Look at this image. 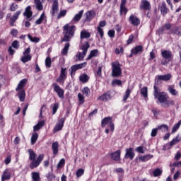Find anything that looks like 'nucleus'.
<instances>
[{
	"label": "nucleus",
	"mask_w": 181,
	"mask_h": 181,
	"mask_svg": "<svg viewBox=\"0 0 181 181\" xmlns=\"http://www.w3.org/2000/svg\"><path fill=\"white\" fill-rule=\"evenodd\" d=\"M153 90L154 98L157 99L159 103L162 104V107L164 108H169L170 105H175V100H168L169 95H168V93L165 92H160V88H159L158 86L154 85Z\"/></svg>",
	"instance_id": "f257e3e1"
},
{
	"label": "nucleus",
	"mask_w": 181,
	"mask_h": 181,
	"mask_svg": "<svg viewBox=\"0 0 181 181\" xmlns=\"http://www.w3.org/2000/svg\"><path fill=\"white\" fill-rule=\"evenodd\" d=\"M28 152L29 153L28 159L30 160V169L39 168L40 165L43 162V159H45V154H40L37 156V154L32 148L28 149Z\"/></svg>",
	"instance_id": "f03ea898"
},
{
	"label": "nucleus",
	"mask_w": 181,
	"mask_h": 181,
	"mask_svg": "<svg viewBox=\"0 0 181 181\" xmlns=\"http://www.w3.org/2000/svg\"><path fill=\"white\" fill-rule=\"evenodd\" d=\"M112 66V77H120L122 74V69H121V64L116 61L111 63Z\"/></svg>",
	"instance_id": "7ed1b4c3"
},
{
	"label": "nucleus",
	"mask_w": 181,
	"mask_h": 181,
	"mask_svg": "<svg viewBox=\"0 0 181 181\" xmlns=\"http://www.w3.org/2000/svg\"><path fill=\"white\" fill-rule=\"evenodd\" d=\"M161 56L163 59H165L164 61L161 62L162 66H166V64H169L170 60H173V54L170 50L165 49L161 51Z\"/></svg>",
	"instance_id": "20e7f679"
},
{
	"label": "nucleus",
	"mask_w": 181,
	"mask_h": 181,
	"mask_svg": "<svg viewBox=\"0 0 181 181\" xmlns=\"http://www.w3.org/2000/svg\"><path fill=\"white\" fill-rule=\"evenodd\" d=\"M109 124V125H108ZM108 125L109 128H110V132L112 133L115 129V124L112 122V117H107L102 119L101 121V127L102 128H105Z\"/></svg>",
	"instance_id": "39448f33"
},
{
	"label": "nucleus",
	"mask_w": 181,
	"mask_h": 181,
	"mask_svg": "<svg viewBox=\"0 0 181 181\" xmlns=\"http://www.w3.org/2000/svg\"><path fill=\"white\" fill-rule=\"evenodd\" d=\"M170 78H172V74H167L165 75H158L156 76L154 86H159V84H162V81H169Z\"/></svg>",
	"instance_id": "423d86ee"
},
{
	"label": "nucleus",
	"mask_w": 181,
	"mask_h": 181,
	"mask_svg": "<svg viewBox=\"0 0 181 181\" xmlns=\"http://www.w3.org/2000/svg\"><path fill=\"white\" fill-rule=\"evenodd\" d=\"M63 33L69 35V36L74 37V33H76V25H70V24H66L63 27Z\"/></svg>",
	"instance_id": "0eeeda50"
},
{
	"label": "nucleus",
	"mask_w": 181,
	"mask_h": 181,
	"mask_svg": "<svg viewBox=\"0 0 181 181\" xmlns=\"http://www.w3.org/2000/svg\"><path fill=\"white\" fill-rule=\"evenodd\" d=\"M67 79V69L66 68H61V72L59 76L56 80L57 83L59 84H64V81Z\"/></svg>",
	"instance_id": "6e6552de"
},
{
	"label": "nucleus",
	"mask_w": 181,
	"mask_h": 181,
	"mask_svg": "<svg viewBox=\"0 0 181 181\" xmlns=\"http://www.w3.org/2000/svg\"><path fill=\"white\" fill-rule=\"evenodd\" d=\"M54 91L57 93L58 97L62 100L64 98V89L62 88L57 83H52Z\"/></svg>",
	"instance_id": "1a4fd4ad"
},
{
	"label": "nucleus",
	"mask_w": 181,
	"mask_h": 181,
	"mask_svg": "<svg viewBox=\"0 0 181 181\" xmlns=\"http://www.w3.org/2000/svg\"><path fill=\"white\" fill-rule=\"evenodd\" d=\"M110 156L112 160H115V162H117V163H121V150L120 149L111 153Z\"/></svg>",
	"instance_id": "9d476101"
},
{
	"label": "nucleus",
	"mask_w": 181,
	"mask_h": 181,
	"mask_svg": "<svg viewBox=\"0 0 181 181\" xmlns=\"http://www.w3.org/2000/svg\"><path fill=\"white\" fill-rule=\"evenodd\" d=\"M65 122L66 117H62L58 121V123H57V124L54 127V134H56V132H59V131H62L63 129Z\"/></svg>",
	"instance_id": "9b49d317"
},
{
	"label": "nucleus",
	"mask_w": 181,
	"mask_h": 181,
	"mask_svg": "<svg viewBox=\"0 0 181 181\" xmlns=\"http://www.w3.org/2000/svg\"><path fill=\"white\" fill-rule=\"evenodd\" d=\"M22 13V11H17L11 18L9 20V25L11 27L16 26L15 23L18 19H19V16Z\"/></svg>",
	"instance_id": "f8f14e48"
},
{
	"label": "nucleus",
	"mask_w": 181,
	"mask_h": 181,
	"mask_svg": "<svg viewBox=\"0 0 181 181\" xmlns=\"http://www.w3.org/2000/svg\"><path fill=\"white\" fill-rule=\"evenodd\" d=\"M129 22L133 26H139L141 25V19L134 14H131L129 18Z\"/></svg>",
	"instance_id": "ddd939ff"
},
{
	"label": "nucleus",
	"mask_w": 181,
	"mask_h": 181,
	"mask_svg": "<svg viewBox=\"0 0 181 181\" xmlns=\"http://www.w3.org/2000/svg\"><path fill=\"white\" fill-rule=\"evenodd\" d=\"M111 98H112L111 96V90H107L98 98V101H104L105 103H107V101L111 100Z\"/></svg>",
	"instance_id": "4468645a"
},
{
	"label": "nucleus",
	"mask_w": 181,
	"mask_h": 181,
	"mask_svg": "<svg viewBox=\"0 0 181 181\" xmlns=\"http://www.w3.org/2000/svg\"><path fill=\"white\" fill-rule=\"evenodd\" d=\"M134 158H135V152L134 151V148L132 147L126 148L124 159H130V160H132Z\"/></svg>",
	"instance_id": "2eb2a0df"
},
{
	"label": "nucleus",
	"mask_w": 181,
	"mask_h": 181,
	"mask_svg": "<svg viewBox=\"0 0 181 181\" xmlns=\"http://www.w3.org/2000/svg\"><path fill=\"white\" fill-rule=\"evenodd\" d=\"M33 15V12L32 11V6H27L25 12L23 13V16L26 17V21H32L31 18Z\"/></svg>",
	"instance_id": "dca6fc26"
},
{
	"label": "nucleus",
	"mask_w": 181,
	"mask_h": 181,
	"mask_svg": "<svg viewBox=\"0 0 181 181\" xmlns=\"http://www.w3.org/2000/svg\"><path fill=\"white\" fill-rule=\"evenodd\" d=\"M170 29H172V24L168 23L158 28V35H163V33H165V30H170Z\"/></svg>",
	"instance_id": "f3484780"
},
{
	"label": "nucleus",
	"mask_w": 181,
	"mask_h": 181,
	"mask_svg": "<svg viewBox=\"0 0 181 181\" xmlns=\"http://www.w3.org/2000/svg\"><path fill=\"white\" fill-rule=\"evenodd\" d=\"M84 22H91L93 18L95 16V11H88L85 13Z\"/></svg>",
	"instance_id": "a211bd4d"
},
{
	"label": "nucleus",
	"mask_w": 181,
	"mask_h": 181,
	"mask_svg": "<svg viewBox=\"0 0 181 181\" xmlns=\"http://www.w3.org/2000/svg\"><path fill=\"white\" fill-rule=\"evenodd\" d=\"M139 6L142 11H150L151 9V3L148 0H143Z\"/></svg>",
	"instance_id": "6ab92c4d"
},
{
	"label": "nucleus",
	"mask_w": 181,
	"mask_h": 181,
	"mask_svg": "<svg viewBox=\"0 0 181 181\" xmlns=\"http://www.w3.org/2000/svg\"><path fill=\"white\" fill-rule=\"evenodd\" d=\"M59 11V0H54L52 6L51 15L54 16Z\"/></svg>",
	"instance_id": "aec40b11"
},
{
	"label": "nucleus",
	"mask_w": 181,
	"mask_h": 181,
	"mask_svg": "<svg viewBox=\"0 0 181 181\" xmlns=\"http://www.w3.org/2000/svg\"><path fill=\"white\" fill-rule=\"evenodd\" d=\"M160 11L162 16L165 17L169 12V8L166 6V2L163 1L161 5L160 6Z\"/></svg>",
	"instance_id": "412c9836"
},
{
	"label": "nucleus",
	"mask_w": 181,
	"mask_h": 181,
	"mask_svg": "<svg viewBox=\"0 0 181 181\" xmlns=\"http://www.w3.org/2000/svg\"><path fill=\"white\" fill-rule=\"evenodd\" d=\"M11 177H12V175L9 172V169L6 168L1 175V181L11 180Z\"/></svg>",
	"instance_id": "4be33fe9"
},
{
	"label": "nucleus",
	"mask_w": 181,
	"mask_h": 181,
	"mask_svg": "<svg viewBox=\"0 0 181 181\" xmlns=\"http://www.w3.org/2000/svg\"><path fill=\"white\" fill-rule=\"evenodd\" d=\"M28 83V79L23 78L22 79L19 83L18 84V86L16 88V91H21L25 88V86H26V83Z\"/></svg>",
	"instance_id": "5701e85b"
},
{
	"label": "nucleus",
	"mask_w": 181,
	"mask_h": 181,
	"mask_svg": "<svg viewBox=\"0 0 181 181\" xmlns=\"http://www.w3.org/2000/svg\"><path fill=\"white\" fill-rule=\"evenodd\" d=\"M132 54L136 56V54H139V53H142L144 52V47L142 45H137L135 47L131 49Z\"/></svg>",
	"instance_id": "b1692460"
},
{
	"label": "nucleus",
	"mask_w": 181,
	"mask_h": 181,
	"mask_svg": "<svg viewBox=\"0 0 181 181\" xmlns=\"http://www.w3.org/2000/svg\"><path fill=\"white\" fill-rule=\"evenodd\" d=\"M86 64H87V63L83 62L82 64H78L71 66V74H73V73H76V71H77V70H80V69H83V67H84V66H86Z\"/></svg>",
	"instance_id": "393cba45"
},
{
	"label": "nucleus",
	"mask_w": 181,
	"mask_h": 181,
	"mask_svg": "<svg viewBox=\"0 0 181 181\" xmlns=\"http://www.w3.org/2000/svg\"><path fill=\"white\" fill-rule=\"evenodd\" d=\"M170 35H177L178 36H181V26H175L172 28L169 33Z\"/></svg>",
	"instance_id": "a878e982"
},
{
	"label": "nucleus",
	"mask_w": 181,
	"mask_h": 181,
	"mask_svg": "<svg viewBox=\"0 0 181 181\" xmlns=\"http://www.w3.org/2000/svg\"><path fill=\"white\" fill-rule=\"evenodd\" d=\"M17 95L19 98V100L21 103H23V101H25V99L26 98V92L25 91V90H18Z\"/></svg>",
	"instance_id": "bb28decb"
},
{
	"label": "nucleus",
	"mask_w": 181,
	"mask_h": 181,
	"mask_svg": "<svg viewBox=\"0 0 181 181\" xmlns=\"http://www.w3.org/2000/svg\"><path fill=\"white\" fill-rule=\"evenodd\" d=\"M84 13V10H81L73 18V22H80L81 18H83V14Z\"/></svg>",
	"instance_id": "cd10ccee"
},
{
	"label": "nucleus",
	"mask_w": 181,
	"mask_h": 181,
	"mask_svg": "<svg viewBox=\"0 0 181 181\" xmlns=\"http://www.w3.org/2000/svg\"><path fill=\"white\" fill-rule=\"evenodd\" d=\"M45 122H46L45 120H42V121L38 122L37 124H36L33 127L34 132H36V131H39V129H40L42 127H45Z\"/></svg>",
	"instance_id": "c85d7f7f"
},
{
	"label": "nucleus",
	"mask_w": 181,
	"mask_h": 181,
	"mask_svg": "<svg viewBox=\"0 0 181 181\" xmlns=\"http://www.w3.org/2000/svg\"><path fill=\"white\" fill-rule=\"evenodd\" d=\"M52 149L53 155H57V153H59V142H53L52 144Z\"/></svg>",
	"instance_id": "c756f323"
},
{
	"label": "nucleus",
	"mask_w": 181,
	"mask_h": 181,
	"mask_svg": "<svg viewBox=\"0 0 181 181\" xmlns=\"http://www.w3.org/2000/svg\"><path fill=\"white\" fill-rule=\"evenodd\" d=\"M153 158V155L152 154H147L145 156H139V159L141 160V162H148V160H151Z\"/></svg>",
	"instance_id": "7c9ffc66"
},
{
	"label": "nucleus",
	"mask_w": 181,
	"mask_h": 181,
	"mask_svg": "<svg viewBox=\"0 0 181 181\" xmlns=\"http://www.w3.org/2000/svg\"><path fill=\"white\" fill-rule=\"evenodd\" d=\"M97 56H98V49H93L90 51V54L86 58V60H91L92 57H97Z\"/></svg>",
	"instance_id": "2f4dec72"
},
{
	"label": "nucleus",
	"mask_w": 181,
	"mask_h": 181,
	"mask_svg": "<svg viewBox=\"0 0 181 181\" xmlns=\"http://www.w3.org/2000/svg\"><path fill=\"white\" fill-rule=\"evenodd\" d=\"M181 141V137L179 135H177L173 140L170 142V146H175L176 144H179Z\"/></svg>",
	"instance_id": "473e14b6"
},
{
	"label": "nucleus",
	"mask_w": 181,
	"mask_h": 181,
	"mask_svg": "<svg viewBox=\"0 0 181 181\" xmlns=\"http://www.w3.org/2000/svg\"><path fill=\"white\" fill-rule=\"evenodd\" d=\"M81 49L83 50V54L84 55L87 54V52H88V49H90V43H88V42H85Z\"/></svg>",
	"instance_id": "72a5a7b5"
},
{
	"label": "nucleus",
	"mask_w": 181,
	"mask_h": 181,
	"mask_svg": "<svg viewBox=\"0 0 181 181\" xmlns=\"http://www.w3.org/2000/svg\"><path fill=\"white\" fill-rule=\"evenodd\" d=\"M79 80L81 81V83H88V81L90 80V77L88 76V75H87V74H83L80 76Z\"/></svg>",
	"instance_id": "f704fd0d"
},
{
	"label": "nucleus",
	"mask_w": 181,
	"mask_h": 181,
	"mask_svg": "<svg viewBox=\"0 0 181 181\" xmlns=\"http://www.w3.org/2000/svg\"><path fill=\"white\" fill-rule=\"evenodd\" d=\"M69 49H70V42H66L62 51L64 56H66L69 53Z\"/></svg>",
	"instance_id": "c9c22d12"
},
{
	"label": "nucleus",
	"mask_w": 181,
	"mask_h": 181,
	"mask_svg": "<svg viewBox=\"0 0 181 181\" xmlns=\"http://www.w3.org/2000/svg\"><path fill=\"white\" fill-rule=\"evenodd\" d=\"M129 95H131V89L127 88L125 91L124 95H123V103H127V100L129 98Z\"/></svg>",
	"instance_id": "e433bc0d"
},
{
	"label": "nucleus",
	"mask_w": 181,
	"mask_h": 181,
	"mask_svg": "<svg viewBox=\"0 0 181 181\" xmlns=\"http://www.w3.org/2000/svg\"><path fill=\"white\" fill-rule=\"evenodd\" d=\"M45 18H46V16L45 14V12H43L40 15V18L36 20L35 25H42V22H43V21H45Z\"/></svg>",
	"instance_id": "4c0bfd02"
},
{
	"label": "nucleus",
	"mask_w": 181,
	"mask_h": 181,
	"mask_svg": "<svg viewBox=\"0 0 181 181\" xmlns=\"http://www.w3.org/2000/svg\"><path fill=\"white\" fill-rule=\"evenodd\" d=\"M127 13H128V9L127 6H120V10H119L120 16H122V15H124V16H127Z\"/></svg>",
	"instance_id": "58836bf2"
},
{
	"label": "nucleus",
	"mask_w": 181,
	"mask_h": 181,
	"mask_svg": "<svg viewBox=\"0 0 181 181\" xmlns=\"http://www.w3.org/2000/svg\"><path fill=\"white\" fill-rule=\"evenodd\" d=\"M37 138H39V134L36 132L33 133L31 136V145H35L36 144Z\"/></svg>",
	"instance_id": "ea45409f"
},
{
	"label": "nucleus",
	"mask_w": 181,
	"mask_h": 181,
	"mask_svg": "<svg viewBox=\"0 0 181 181\" xmlns=\"http://www.w3.org/2000/svg\"><path fill=\"white\" fill-rule=\"evenodd\" d=\"M163 173V171H162L161 169L156 168L154 170V171L153 172V175L154 177H158L159 176H162Z\"/></svg>",
	"instance_id": "a19ab883"
},
{
	"label": "nucleus",
	"mask_w": 181,
	"mask_h": 181,
	"mask_svg": "<svg viewBox=\"0 0 181 181\" xmlns=\"http://www.w3.org/2000/svg\"><path fill=\"white\" fill-rule=\"evenodd\" d=\"M28 37L30 42H33V43H39L40 42V38L37 37H33L30 35V34L28 35Z\"/></svg>",
	"instance_id": "79ce46f5"
},
{
	"label": "nucleus",
	"mask_w": 181,
	"mask_h": 181,
	"mask_svg": "<svg viewBox=\"0 0 181 181\" xmlns=\"http://www.w3.org/2000/svg\"><path fill=\"white\" fill-rule=\"evenodd\" d=\"M112 87H115V86H122V81L119 79H114L111 83Z\"/></svg>",
	"instance_id": "37998d69"
},
{
	"label": "nucleus",
	"mask_w": 181,
	"mask_h": 181,
	"mask_svg": "<svg viewBox=\"0 0 181 181\" xmlns=\"http://www.w3.org/2000/svg\"><path fill=\"white\" fill-rule=\"evenodd\" d=\"M32 179H33V181L40 180V175L39 174V173L33 172Z\"/></svg>",
	"instance_id": "c03bdc74"
},
{
	"label": "nucleus",
	"mask_w": 181,
	"mask_h": 181,
	"mask_svg": "<svg viewBox=\"0 0 181 181\" xmlns=\"http://www.w3.org/2000/svg\"><path fill=\"white\" fill-rule=\"evenodd\" d=\"M140 93L143 95L144 98H148V87H143L141 89Z\"/></svg>",
	"instance_id": "a18cd8bd"
},
{
	"label": "nucleus",
	"mask_w": 181,
	"mask_h": 181,
	"mask_svg": "<svg viewBox=\"0 0 181 181\" xmlns=\"http://www.w3.org/2000/svg\"><path fill=\"white\" fill-rule=\"evenodd\" d=\"M90 36L91 35L88 32L81 31V39H88Z\"/></svg>",
	"instance_id": "49530a36"
},
{
	"label": "nucleus",
	"mask_w": 181,
	"mask_h": 181,
	"mask_svg": "<svg viewBox=\"0 0 181 181\" xmlns=\"http://www.w3.org/2000/svg\"><path fill=\"white\" fill-rule=\"evenodd\" d=\"M32 60V56L31 55H24L21 58V62L23 63H28V62H30Z\"/></svg>",
	"instance_id": "de8ad7c7"
},
{
	"label": "nucleus",
	"mask_w": 181,
	"mask_h": 181,
	"mask_svg": "<svg viewBox=\"0 0 181 181\" xmlns=\"http://www.w3.org/2000/svg\"><path fill=\"white\" fill-rule=\"evenodd\" d=\"M64 37L61 40V42H70L71 40L72 36L69 35V34L63 33Z\"/></svg>",
	"instance_id": "09e8293b"
},
{
	"label": "nucleus",
	"mask_w": 181,
	"mask_h": 181,
	"mask_svg": "<svg viewBox=\"0 0 181 181\" xmlns=\"http://www.w3.org/2000/svg\"><path fill=\"white\" fill-rule=\"evenodd\" d=\"M158 129H161L163 132H168L169 131V127L167 124H161L158 127Z\"/></svg>",
	"instance_id": "8fccbe9b"
},
{
	"label": "nucleus",
	"mask_w": 181,
	"mask_h": 181,
	"mask_svg": "<svg viewBox=\"0 0 181 181\" xmlns=\"http://www.w3.org/2000/svg\"><path fill=\"white\" fill-rule=\"evenodd\" d=\"M64 165H66V160L64 158H62L58 163L57 168V169H62V168L64 167Z\"/></svg>",
	"instance_id": "3c124183"
},
{
	"label": "nucleus",
	"mask_w": 181,
	"mask_h": 181,
	"mask_svg": "<svg viewBox=\"0 0 181 181\" xmlns=\"http://www.w3.org/2000/svg\"><path fill=\"white\" fill-rule=\"evenodd\" d=\"M78 99L79 101V104L81 105H83V104H84V103L86 102V100L84 99V95L83 94H81V93H79L78 94Z\"/></svg>",
	"instance_id": "603ef678"
},
{
	"label": "nucleus",
	"mask_w": 181,
	"mask_h": 181,
	"mask_svg": "<svg viewBox=\"0 0 181 181\" xmlns=\"http://www.w3.org/2000/svg\"><path fill=\"white\" fill-rule=\"evenodd\" d=\"M180 125H181V120H180L177 123L174 124V126L173 127V129H172V133L173 134V133L176 132V131H177V129H179V128H180Z\"/></svg>",
	"instance_id": "864d4df0"
},
{
	"label": "nucleus",
	"mask_w": 181,
	"mask_h": 181,
	"mask_svg": "<svg viewBox=\"0 0 181 181\" xmlns=\"http://www.w3.org/2000/svg\"><path fill=\"white\" fill-rule=\"evenodd\" d=\"M168 91L171 95H177V94H179V92L172 86L168 88Z\"/></svg>",
	"instance_id": "5fc2aeb1"
},
{
	"label": "nucleus",
	"mask_w": 181,
	"mask_h": 181,
	"mask_svg": "<svg viewBox=\"0 0 181 181\" xmlns=\"http://www.w3.org/2000/svg\"><path fill=\"white\" fill-rule=\"evenodd\" d=\"M45 66L47 69H50V67H52V58H50V57H47L46 58Z\"/></svg>",
	"instance_id": "6e6d98bb"
},
{
	"label": "nucleus",
	"mask_w": 181,
	"mask_h": 181,
	"mask_svg": "<svg viewBox=\"0 0 181 181\" xmlns=\"http://www.w3.org/2000/svg\"><path fill=\"white\" fill-rule=\"evenodd\" d=\"M66 15H67V10H61L57 18V19H60L64 18Z\"/></svg>",
	"instance_id": "4d7b16f0"
},
{
	"label": "nucleus",
	"mask_w": 181,
	"mask_h": 181,
	"mask_svg": "<svg viewBox=\"0 0 181 181\" xmlns=\"http://www.w3.org/2000/svg\"><path fill=\"white\" fill-rule=\"evenodd\" d=\"M83 94L86 95V97H88L90 95V88L87 86H85L82 90Z\"/></svg>",
	"instance_id": "13d9d810"
},
{
	"label": "nucleus",
	"mask_w": 181,
	"mask_h": 181,
	"mask_svg": "<svg viewBox=\"0 0 181 181\" xmlns=\"http://www.w3.org/2000/svg\"><path fill=\"white\" fill-rule=\"evenodd\" d=\"M76 177H81L83 175H84V169L83 168H79L76 173Z\"/></svg>",
	"instance_id": "bf43d9fd"
},
{
	"label": "nucleus",
	"mask_w": 181,
	"mask_h": 181,
	"mask_svg": "<svg viewBox=\"0 0 181 181\" xmlns=\"http://www.w3.org/2000/svg\"><path fill=\"white\" fill-rule=\"evenodd\" d=\"M59 110V103H54L52 107V115H54Z\"/></svg>",
	"instance_id": "052dcab7"
},
{
	"label": "nucleus",
	"mask_w": 181,
	"mask_h": 181,
	"mask_svg": "<svg viewBox=\"0 0 181 181\" xmlns=\"http://www.w3.org/2000/svg\"><path fill=\"white\" fill-rule=\"evenodd\" d=\"M18 4H15V3H12L11 5L10 6V11L11 12H15V11H16V9H18Z\"/></svg>",
	"instance_id": "680f3d73"
},
{
	"label": "nucleus",
	"mask_w": 181,
	"mask_h": 181,
	"mask_svg": "<svg viewBox=\"0 0 181 181\" xmlns=\"http://www.w3.org/2000/svg\"><path fill=\"white\" fill-rule=\"evenodd\" d=\"M47 178L49 181H52L54 179H56V175H54V174L52 173H49L47 175Z\"/></svg>",
	"instance_id": "e2e57ef3"
},
{
	"label": "nucleus",
	"mask_w": 181,
	"mask_h": 181,
	"mask_svg": "<svg viewBox=\"0 0 181 181\" xmlns=\"http://www.w3.org/2000/svg\"><path fill=\"white\" fill-rule=\"evenodd\" d=\"M97 30H98V33L100 35V37H101V39H103L104 37V29H103L100 27H98Z\"/></svg>",
	"instance_id": "0e129e2a"
},
{
	"label": "nucleus",
	"mask_w": 181,
	"mask_h": 181,
	"mask_svg": "<svg viewBox=\"0 0 181 181\" xmlns=\"http://www.w3.org/2000/svg\"><path fill=\"white\" fill-rule=\"evenodd\" d=\"M11 162H12V156L11 155H9L8 156H7L5 158L4 163H5V165H9V163H11Z\"/></svg>",
	"instance_id": "69168bd1"
},
{
	"label": "nucleus",
	"mask_w": 181,
	"mask_h": 181,
	"mask_svg": "<svg viewBox=\"0 0 181 181\" xmlns=\"http://www.w3.org/2000/svg\"><path fill=\"white\" fill-rule=\"evenodd\" d=\"M136 152H138L139 153H145V151L144 150V146H138L136 148Z\"/></svg>",
	"instance_id": "338daca9"
},
{
	"label": "nucleus",
	"mask_w": 181,
	"mask_h": 181,
	"mask_svg": "<svg viewBox=\"0 0 181 181\" xmlns=\"http://www.w3.org/2000/svg\"><path fill=\"white\" fill-rule=\"evenodd\" d=\"M12 47L14 49H18L19 47V41L14 40L11 44Z\"/></svg>",
	"instance_id": "774afa93"
}]
</instances>
